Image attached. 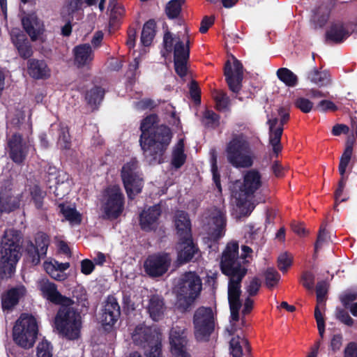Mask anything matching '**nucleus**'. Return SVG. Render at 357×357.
Returning <instances> with one entry per match:
<instances>
[{
	"label": "nucleus",
	"instance_id": "obj_1",
	"mask_svg": "<svg viewBox=\"0 0 357 357\" xmlns=\"http://www.w3.org/2000/svg\"><path fill=\"white\" fill-rule=\"evenodd\" d=\"M238 243L231 242L227 245L222 254L220 268L222 272L229 277L228 286V301L233 321L239 319V310L242 307L240 300L241 280L245 273V269L238 261Z\"/></svg>",
	"mask_w": 357,
	"mask_h": 357
},
{
	"label": "nucleus",
	"instance_id": "obj_2",
	"mask_svg": "<svg viewBox=\"0 0 357 357\" xmlns=\"http://www.w3.org/2000/svg\"><path fill=\"white\" fill-rule=\"evenodd\" d=\"M158 116L151 114L142 122L139 144L144 155L150 163L162 162L163 154L171 140V132L168 127L156 126Z\"/></svg>",
	"mask_w": 357,
	"mask_h": 357
},
{
	"label": "nucleus",
	"instance_id": "obj_3",
	"mask_svg": "<svg viewBox=\"0 0 357 357\" xmlns=\"http://www.w3.org/2000/svg\"><path fill=\"white\" fill-rule=\"evenodd\" d=\"M22 242L20 231L13 229L5 231L0 247V275L2 278L10 277L14 273L21 256Z\"/></svg>",
	"mask_w": 357,
	"mask_h": 357
},
{
	"label": "nucleus",
	"instance_id": "obj_4",
	"mask_svg": "<svg viewBox=\"0 0 357 357\" xmlns=\"http://www.w3.org/2000/svg\"><path fill=\"white\" fill-rule=\"evenodd\" d=\"M56 329L69 340L79 337L81 316L71 305L61 306L55 317Z\"/></svg>",
	"mask_w": 357,
	"mask_h": 357
},
{
	"label": "nucleus",
	"instance_id": "obj_5",
	"mask_svg": "<svg viewBox=\"0 0 357 357\" xmlns=\"http://www.w3.org/2000/svg\"><path fill=\"white\" fill-rule=\"evenodd\" d=\"M132 339L136 344L146 349V357H162L160 335L155 330L139 324L132 332Z\"/></svg>",
	"mask_w": 357,
	"mask_h": 357
},
{
	"label": "nucleus",
	"instance_id": "obj_6",
	"mask_svg": "<svg viewBox=\"0 0 357 357\" xmlns=\"http://www.w3.org/2000/svg\"><path fill=\"white\" fill-rule=\"evenodd\" d=\"M38 335V326L35 318L23 314L16 321L13 330V340L20 347H32Z\"/></svg>",
	"mask_w": 357,
	"mask_h": 357
},
{
	"label": "nucleus",
	"instance_id": "obj_7",
	"mask_svg": "<svg viewBox=\"0 0 357 357\" xmlns=\"http://www.w3.org/2000/svg\"><path fill=\"white\" fill-rule=\"evenodd\" d=\"M195 336L198 341H208L214 331L215 322L211 307H199L194 314Z\"/></svg>",
	"mask_w": 357,
	"mask_h": 357
},
{
	"label": "nucleus",
	"instance_id": "obj_8",
	"mask_svg": "<svg viewBox=\"0 0 357 357\" xmlns=\"http://www.w3.org/2000/svg\"><path fill=\"white\" fill-rule=\"evenodd\" d=\"M263 185L262 176L257 169L247 170V217L257 205L265 202L264 197L258 192Z\"/></svg>",
	"mask_w": 357,
	"mask_h": 357
},
{
	"label": "nucleus",
	"instance_id": "obj_9",
	"mask_svg": "<svg viewBox=\"0 0 357 357\" xmlns=\"http://www.w3.org/2000/svg\"><path fill=\"white\" fill-rule=\"evenodd\" d=\"M123 183L130 199L139 193L142 188L143 179L139 174L138 161L131 159L126 163L121 169Z\"/></svg>",
	"mask_w": 357,
	"mask_h": 357
},
{
	"label": "nucleus",
	"instance_id": "obj_10",
	"mask_svg": "<svg viewBox=\"0 0 357 357\" xmlns=\"http://www.w3.org/2000/svg\"><path fill=\"white\" fill-rule=\"evenodd\" d=\"M202 280L194 272H186L181 275L177 284V294L188 303H190L199 295Z\"/></svg>",
	"mask_w": 357,
	"mask_h": 357
},
{
	"label": "nucleus",
	"instance_id": "obj_11",
	"mask_svg": "<svg viewBox=\"0 0 357 357\" xmlns=\"http://www.w3.org/2000/svg\"><path fill=\"white\" fill-rule=\"evenodd\" d=\"M103 218L116 219L123 210V197L119 185H112L105 190V202L102 204Z\"/></svg>",
	"mask_w": 357,
	"mask_h": 357
},
{
	"label": "nucleus",
	"instance_id": "obj_12",
	"mask_svg": "<svg viewBox=\"0 0 357 357\" xmlns=\"http://www.w3.org/2000/svg\"><path fill=\"white\" fill-rule=\"evenodd\" d=\"M224 75L229 89L234 93H238L243 87V66L234 56L227 60L224 68Z\"/></svg>",
	"mask_w": 357,
	"mask_h": 357
},
{
	"label": "nucleus",
	"instance_id": "obj_13",
	"mask_svg": "<svg viewBox=\"0 0 357 357\" xmlns=\"http://www.w3.org/2000/svg\"><path fill=\"white\" fill-rule=\"evenodd\" d=\"M228 161L234 167H245V139L243 134H234L226 148Z\"/></svg>",
	"mask_w": 357,
	"mask_h": 357
},
{
	"label": "nucleus",
	"instance_id": "obj_14",
	"mask_svg": "<svg viewBox=\"0 0 357 357\" xmlns=\"http://www.w3.org/2000/svg\"><path fill=\"white\" fill-rule=\"evenodd\" d=\"M188 332L185 326H174L169 332V342L172 353L177 357H190L187 352Z\"/></svg>",
	"mask_w": 357,
	"mask_h": 357
},
{
	"label": "nucleus",
	"instance_id": "obj_15",
	"mask_svg": "<svg viewBox=\"0 0 357 357\" xmlns=\"http://www.w3.org/2000/svg\"><path fill=\"white\" fill-rule=\"evenodd\" d=\"M172 259L167 253L154 254L148 257L144 264L145 272L153 278L164 275L168 270Z\"/></svg>",
	"mask_w": 357,
	"mask_h": 357
},
{
	"label": "nucleus",
	"instance_id": "obj_16",
	"mask_svg": "<svg viewBox=\"0 0 357 357\" xmlns=\"http://www.w3.org/2000/svg\"><path fill=\"white\" fill-rule=\"evenodd\" d=\"M205 219L208 225V233L214 241L223 236L226 220L223 213L217 208L208 209L205 213Z\"/></svg>",
	"mask_w": 357,
	"mask_h": 357
},
{
	"label": "nucleus",
	"instance_id": "obj_17",
	"mask_svg": "<svg viewBox=\"0 0 357 357\" xmlns=\"http://www.w3.org/2000/svg\"><path fill=\"white\" fill-rule=\"evenodd\" d=\"M121 316V310L116 299L109 296L107 297L99 320L106 331H110L118 321Z\"/></svg>",
	"mask_w": 357,
	"mask_h": 357
},
{
	"label": "nucleus",
	"instance_id": "obj_18",
	"mask_svg": "<svg viewBox=\"0 0 357 357\" xmlns=\"http://www.w3.org/2000/svg\"><path fill=\"white\" fill-rule=\"evenodd\" d=\"M234 211L236 218L241 219L245 215V174H243L242 180H236L231 186Z\"/></svg>",
	"mask_w": 357,
	"mask_h": 357
},
{
	"label": "nucleus",
	"instance_id": "obj_19",
	"mask_svg": "<svg viewBox=\"0 0 357 357\" xmlns=\"http://www.w3.org/2000/svg\"><path fill=\"white\" fill-rule=\"evenodd\" d=\"M351 34L347 24L342 20L332 22L325 33V42L327 44H340Z\"/></svg>",
	"mask_w": 357,
	"mask_h": 357
},
{
	"label": "nucleus",
	"instance_id": "obj_20",
	"mask_svg": "<svg viewBox=\"0 0 357 357\" xmlns=\"http://www.w3.org/2000/svg\"><path fill=\"white\" fill-rule=\"evenodd\" d=\"M8 146L10 158L16 163H22L29 151L26 141L21 135L15 133L8 139Z\"/></svg>",
	"mask_w": 357,
	"mask_h": 357
},
{
	"label": "nucleus",
	"instance_id": "obj_21",
	"mask_svg": "<svg viewBox=\"0 0 357 357\" xmlns=\"http://www.w3.org/2000/svg\"><path fill=\"white\" fill-rule=\"evenodd\" d=\"M190 47H185L184 43L178 38L174 47V62L175 70L181 77L186 75Z\"/></svg>",
	"mask_w": 357,
	"mask_h": 357
},
{
	"label": "nucleus",
	"instance_id": "obj_22",
	"mask_svg": "<svg viewBox=\"0 0 357 357\" xmlns=\"http://www.w3.org/2000/svg\"><path fill=\"white\" fill-rule=\"evenodd\" d=\"M264 149V146L257 133L247 128V168L254 165Z\"/></svg>",
	"mask_w": 357,
	"mask_h": 357
},
{
	"label": "nucleus",
	"instance_id": "obj_23",
	"mask_svg": "<svg viewBox=\"0 0 357 357\" xmlns=\"http://www.w3.org/2000/svg\"><path fill=\"white\" fill-rule=\"evenodd\" d=\"M279 119L277 117L268 119L267 124L268 125V137L269 144L273 149V153L275 157H278L279 153L282 149L281 144V138L283 133L284 128L282 126H278Z\"/></svg>",
	"mask_w": 357,
	"mask_h": 357
},
{
	"label": "nucleus",
	"instance_id": "obj_24",
	"mask_svg": "<svg viewBox=\"0 0 357 357\" xmlns=\"http://www.w3.org/2000/svg\"><path fill=\"white\" fill-rule=\"evenodd\" d=\"M10 38L22 58L26 59L32 56V47L22 31L17 28L13 29L10 31Z\"/></svg>",
	"mask_w": 357,
	"mask_h": 357
},
{
	"label": "nucleus",
	"instance_id": "obj_25",
	"mask_svg": "<svg viewBox=\"0 0 357 357\" xmlns=\"http://www.w3.org/2000/svg\"><path fill=\"white\" fill-rule=\"evenodd\" d=\"M40 290L43 295L51 302L59 304L61 306L72 305L74 301L70 298L62 296L54 283L43 281L40 284Z\"/></svg>",
	"mask_w": 357,
	"mask_h": 357
},
{
	"label": "nucleus",
	"instance_id": "obj_26",
	"mask_svg": "<svg viewBox=\"0 0 357 357\" xmlns=\"http://www.w3.org/2000/svg\"><path fill=\"white\" fill-rule=\"evenodd\" d=\"M22 22L24 29L33 41H36L44 31L43 23L35 14L23 17Z\"/></svg>",
	"mask_w": 357,
	"mask_h": 357
},
{
	"label": "nucleus",
	"instance_id": "obj_27",
	"mask_svg": "<svg viewBox=\"0 0 357 357\" xmlns=\"http://www.w3.org/2000/svg\"><path fill=\"white\" fill-rule=\"evenodd\" d=\"M146 310L150 317L155 321L160 320L166 310L165 300L162 296L153 294L149 297Z\"/></svg>",
	"mask_w": 357,
	"mask_h": 357
},
{
	"label": "nucleus",
	"instance_id": "obj_28",
	"mask_svg": "<svg viewBox=\"0 0 357 357\" xmlns=\"http://www.w3.org/2000/svg\"><path fill=\"white\" fill-rule=\"evenodd\" d=\"M181 242L177 245L178 260L183 262L190 261L197 252L191 237L180 239Z\"/></svg>",
	"mask_w": 357,
	"mask_h": 357
},
{
	"label": "nucleus",
	"instance_id": "obj_29",
	"mask_svg": "<svg viewBox=\"0 0 357 357\" xmlns=\"http://www.w3.org/2000/svg\"><path fill=\"white\" fill-rule=\"evenodd\" d=\"M160 215V207L155 205L147 211H144L140 214V225L142 229L145 231H150L155 227V224Z\"/></svg>",
	"mask_w": 357,
	"mask_h": 357
},
{
	"label": "nucleus",
	"instance_id": "obj_30",
	"mask_svg": "<svg viewBox=\"0 0 357 357\" xmlns=\"http://www.w3.org/2000/svg\"><path fill=\"white\" fill-rule=\"evenodd\" d=\"M26 292V289L23 286L12 288L6 294L2 296V308L4 310H10L16 305L21 297Z\"/></svg>",
	"mask_w": 357,
	"mask_h": 357
},
{
	"label": "nucleus",
	"instance_id": "obj_31",
	"mask_svg": "<svg viewBox=\"0 0 357 357\" xmlns=\"http://www.w3.org/2000/svg\"><path fill=\"white\" fill-rule=\"evenodd\" d=\"M27 68L30 76L35 79H45L50 76V70L43 60L29 59Z\"/></svg>",
	"mask_w": 357,
	"mask_h": 357
},
{
	"label": "nucleus",
	"instance_id": "obj_32",
	"mask_svg": "<svg viewBox=\"0 0 357 357\" xmlns=\"http://www.w3.org/2000/svg\"><path fill=\"white\" fill-rule=\"evenodd\" d=\"M75 62L79 66L89 64L93 59V52L89 44L79 45L74 48Z\"/></svg>",
	"mask_w": 357,
	"mask_h": 357
},
{
	"label": "nucleus",
	"instance_id": "obj_33",
	"mask_svg": "<svg viewBox=\"0 0 357 357\" xmlns=\"http://www.w3.org/2000/svg\"><path fill=\"white\" fill-rule=\"evenodd\" d=\"M175 225L180 239L191 237L190 220L185 212H177L175 217Z\"/></svg>",
	"mask_w": 357,
	"mask_h": 357
},
{
	"label": "nucleus",
	"instance_id": "obj_34",
	"mask_svg": "<svg viewBox=\"0 0 357 357\" xmlns=\"http://www.w3.org/2000/svg\"><path fill=\"white\" fill-rule=\"evenodd\" d=\"M306 78L314 84L321 87L330 82V75L326 71H319L316 67L306 74Z\"/></svg>",
	"mask_w": 357,
	"mask_h": 357
},
{
	"label": "nucleus",
	"instance_id": "obj_35",
	"mask_svg": "<svg viewBox=\"0 0 357 357\" xmlns=\"http://www.w3.org/2000/svg\"><path fill=\"white\" fill-rule=\"evenodd\" d=\"M156 24L154 20L146 22L142 31L141 42L144 46H149L155 36V28Z\"/></svg>",
	"mask_w": 357,
	"mask_h": 357
},
{
	"label": "nucleus",
	"instance_id": "obj_36",
	"mask_svg": "<svg viewBox=\"0 0 357 357\" xmlns=\"http://www.w3.org/2000/svg\"><path fill=\"white\" fill-rule=\"evenodd\" d=\"M352 153H353V142L347 141L346 142L344 151L340 158L339 167H338L339 172H340L341 177H345L344 174L346 172L347 167L351 160Z\"/></svg>",
	"mask_w": 357,
	"mask_h": 357
},
{
	"label": "nucleus",
	"instance_id": "obj_37",
	"mask_svg": "<svg viewBox=\"0 0 357 357\" xmlns=\"http://www.w3.org/2000/svg\"><path fill=\"white\" fill-rule=\"evenodd\" d=\"M276 74L278 79L289 87H294L298 84L297 76L287 68H279Z\"/></svg>",
	"mask_w": 357,
	"mask_h": 357
},
{
	"label": "nucleus",
	"instance_id": "obj_38",
	"mask_svg": "<svg viewBox=\"0 0 357 357\" xmlns=\"http://www.w3.org/2000/svg\"><path fill=\"white\" fill-rule=\"evenodd\" d=\"M105 91L101 87L96 86L89 91L86 95V99L93 109L96 108L97 105L103 99Z\"/></svg>",
	"mask_w": 357,
	"mask_h": 357
},
{
	"label": "nucleus",
	"instance_id": "obj_39",
	"mask_svg": "<svg viewBox=\"0 0 357 357\" xmlns=\"http://www.w3.org/2000/svg\"><path fill=\"white\" fill-rule=\"evenodd\" d=\"M185 0H171L165 6V13L169 19H178L181 13V6Z\"/></svg>",
	"mask_w": 357,
	"mask_h": 357
},
{
	"label": "nucleus",
	"instance_id": "obj_40",
	"mask_svg": "<svg viewBox=\"0 0 357 357\" xmlns=\"http://www.w3.org/2000/svg\"><path fill=\"white\" fill-rule=\"evenodd\" d=\"M183 140L180 139L177 143L172 155V164L176 167H181L185 160V155L183 153Z\"/></svg>",
	"mask_w": 357,
	"mask_h": 357
},
{
	"label": "nucleus",
	"instance_id": "obj_41",
	"mask_svg": "<svg viewBox=\"0 0 357 357\" xmlns=\"http://www.w3.org/2000/svg\"><path fill=\"white\" fill-rule=\"evenodd\" d=\"M265 284L268 289H272L278 285L280 280V275L278 271L273 268H268L264 273Z\"/></svg>",
	"mask_w": 357,
	"mask_h": 357
},
{
	"label": "nucleus",
	"instance_id": "obj_42",
	"mask_svg": "<svg viewBox=\"0 0 357 357\" xmlns=\"http://www.w3.org/2000/svg\"><path fill=\"white\" fill-rule=\"evenodd\" d=\"M247 81H249L248 84L251 88L250 89V96H247V98H251L252 96H255L256 93L261 89L263 82L257 73L250 72H247Z\"/></svg>",
	"mask_w": 357,
	"mask_h": 357
},
{
	"label": "nucleus",
	"instance_id": "obj_43",
	"mask_svg": "<svg viewBox=\"0 0 357 357\" xmlns=\"http://www.w3.org/2000/svg\"><path fill=\"white\" fill-rule=\"evenodd\" d=\"M28 260H29L33 265H37L40 262V258L45 255L40 253V249L35 246L30 242L26 248Z\"/></svg>",
	"mask_w": 357,
	"mask_h": 357
},
{
	"label": "nucleus",
	"instance_id": "obj_44",
	"mask_svg": "<svg viewBox=\"0 0 357 357\" xmlns=\"http://www.w3.org/2000/svg\"><path fill=\"white\" fill-rule=\"evenodd\" d=\"M219 116L212 110H206L203 115V123L208 128H217L219 126Z\"/></svg>",
	"mask_w": 357,
	"mask_h": 357
},
{
	"label": "nucleus",
	"instance_id": "obj_45",
	"mask_svg": "<svg viewBox=\"0 0 357 357\" xmlns=\"http://www.w3.org/2000/svg\"><path fill=\"white\" fill-rule=\"evenodd\" d=\"M293 257L288 252H284L278 258V267L282 273H286L292 265Z\"/></svg>",
	"mask_w": 357,
	"mask_h": 357
},
{
	"label": "nucleus",
	"instance_id": "obj_46",
	"mask_svg": "<svg viewBox=\"0 0 357 357\" xmlns=\"http://www.w3.org/2000/svg\"><path fill=\"white\" fill-rule=\"evenodd\" d=\"M59 207L61 208V213L67 220L75 223H79L81 222L80 215L75 209L65 206L63 204H60Z\"/></svg>",
	"mask_w": 357,
	"mask_h": 357
},
{
	"label": "nucleus",
	"instance_id": "obj_47",
	"mask_svg": "<svg viewBox=\"0 0 357 357\" xmlns=\"http://www.w3.org/2000/svg\"><path fill=\"white\" fill-rule=\"evenodd\" d=\"M210 155L211 157V163H212V172L214 182L219 191H221V185H220V176L218 172V165H217V153L215 149H213L210 151Z\"/></svg>",
	"mask_w": 357,
	"mask_h": 357
},
{
	"label": "nucleus",
	"instance_id": "obj_48",
	"mask_svg": "<svg viewBox=\"0 0 357 357\" xmlns=\"http://www.w3.org/2000/svg\"><path fill=\"white\" fill-rule=\"evenodd\" d=\"M109 8L110 9L109 24L112 25L123 15L124 10L121 5L115 2L110 3Z\"/></svg>",
	"mask_w": 357,
	"mask_h": 357
},
{
	"label": "nucleus",
	"instance_id": "obj_49",
	"mask_svg": "<svg viewBox=\"0 0 357 357\" xmlns=\"http://www.w3.org/2000/svg\"><path fill=\"white\" fill-rule=\"evenodd\" d=\"M294 105L303 113H309L313 108V102L303 97L298 98L294 101Z\"/></svg>",
	"mask_w": 357,
	"mask_h": 357
},
{
	"label": "nucleus",
	"instance_id": "obj_50",
	"mask_svg": "<svg viewBox=\"0 0 357 357\" xmlns=\"http://www.w3.org/2000/svg\"><path fill=\"white\" fill-rule=\"evenodd\" d=\"M216 102L218 109H227L229 105L230 99L227 93L222 91H217V94L214 97Z\"/></svg>",
	"mask_w": 357,
	"mask_h": 357
},
{
	"label": "nucleus",
	"instance_id": "obj_51",
	"mask_svg": "<svg viewBox=\"0 0 357 357\" xmlns=\"http://www.w3.org/2000/svg\"><path fill=\"white\" fill-rule=\"evenodd\" d=\"M261 286V280L257 277L252 278L248 285H247V296L252 297L257 295Z\"/></svg>",
	"mask_w": 357,
	"mask_h": 357
},
{
	"label": "nucleus",
	"instance_id": "obj_52",
	"mask_svg": "<svg viewBox=\"0 0 357 357\" xmlns=\"http://www.w3.org/2000/svg\"><path fill=\"white\" fill-rule=\"evenodd\" d=\"M49 242L48 236L45 233H37L36 236V246L40 249V253L42 255H46Z\"/></svg>",
	"mask_w": 357,
	"mask_h": 357
},
{
	"label": "nucleus",
	"instance_id": "obj_53",
	"mask_svg": "<svg viewBox=\"0 0 357 357\" xmlns=\"http://www.w3.org/2000/svg\"><path fill=\"white\" fill-rule=\"evenodd\" d=\"M314 318L317 321V328L319 331V335L323 337L325 332V321L324 315L322 314L319 305H317L314 309Z\"/></svg>",
	"mask_w": 357,
	"mask_h": 357
},
{
	"label": "nucleus",
	"instance_id": "obj_54",
	"mask_svg": "<svg viewBox=\"0 0 357 357\" xmlns=\"http://www.w3.org/2000/svg\"><path fill=\"white\" fill-rule=\"evenodd\" d=\"M317 305L325 302V297L327 294V284L325 281L318 282L316 286Z\"/></svg>",
	"mask_w": 357,
	"mask_h": 357
},
{
	"label": "nucleus",
	"instance_id": "obj_55",
	"mask_svg": "<svg viewBox=\"0 0 357 357\" xmlns=\"http://www.w3.org/2000/svg\"><path fill=\"white\" fill-rule=\"evenodd\" d=\"M30 192L36 206L40 208L43 206V199L44 197V192L38 188V185H34L30 190Z\"/></svg>",
	"mask_w": 357,
	"mask_h": 357
},
{
	"label": "nucleus",
	"instance_id": "obj_56",
	"mask_svg": "<svg viewBox=\"0 0 357 357\" xmlns=\"http://www.w3.org/2000/svg\"><path fill=\"white\" fill-rule=\"evenodd\" d=\"M160 103V100H154L151 98H144L136 102V107L141 110L152 109L158 107Z\"/></svg>",
	"mask_w": 357,
	"mask_h": 357
},
{
	"label": "nucleus",
	"instance_id": "obj_57",
	"mask_svg": "<svg viewBox=\"0 0 357 357\" xmlns=\"http://www.w3.org/2000/svg\"><path fill=\"white\" fill-rule=\"evenodd\" d=\"M314 275L310 271H304L301 275V282L307 289H312L314 284Z\"/></svg>",
	"mask_w": 357,
	"mask_h": 357
},
{
	"label": "nucleus",
	"instance_id": "obj_58",
	"mask_svg": "<svg viewBox=\"0 0 357 357\" xmlns=\"http://www.w3.org/2000/svg\"><path fill=\"white\" fill-rule=\"evenodd\" d=\"M82 0H68L63 12H66L68 17L73 15L81 8Z\"/></svg>",
	"mask_w": 357,
	"mask_h": 357
},
{
	"label": "nucleus",
	"instance_id": "obj_59",
	"mask_svg": "<svg viewBox=\"0 0 357 357\" xmlns=\"http://www.w3.org/2000/svg\"><path fill=\"white\" fill-rule=\"evenodd\" d=\"M326 226L327 222H324L319 228L317 238L314 243V250L317 251L319 248H321L323 243L326 241L327 236L326 232Z\"/></svg>",
	"mask_w": 357,
	"mask_h": 357
},
{
	"label": "nucleus",
	"instance_id": "obj_60",
	"mask_svg": "<svg viewBox=\"0 0 357 357\" xmlns=\"http://www.w3.org/2000/svg\"><path fill=\"white\" fill-rule=\"evenodd\" d=\"M59 142L61 146L64 149H69L70 147V136L69 130L67 127L61 128V134L59 136Z\"/></svg>",
	"mask_w": 357,
	"mask_h": 357
},
{
	"label": "nucleus",
	"instance_id": "obj_61",
	"mask_svg": "<svg viewBox=\"0 0 357 357\" xmlns=\"http://www.w3.org/2000/svg\"><path fill=\"white\" fill-rule=\"evenodd\" d=\"M336 318L348 326H351L354 324V319L349 313L344 309L337 308Z\"/></svg>",
	"mask_w": 357,
	"mask_h": 357
},
{
	"label": "nucleus",
	"instance_id": "obj_62",
	"mask_svg": "<svg viewBox=\"0 0 357 357\" xmlns=\"http://www.w3.org/2000/svg\"><path fill=\"white\" fill-rule=\"evenodd\" d=\"M173 41L174 38L172 33L169 31H166L163 37V47L165 50V52L162 53V56L164 57H166L167 54H169L172 51Z\"/></svg>",
	"mask_w": 357,
	"mask_h": 357
},
{
	"label": "nucleus",
	"instance_id": "obj_63",
	"mask_svg": "<svg viewBox=\"0 0 357 357\" xmlns=\"http://www.w3.org/2000/svg\"><path fill=\"white\" fill-rule=\"evenodd\" d=\"M38 357H52L50 345L47 342H42L37 347Z\"/></svg>",
	"mask_w": 357,
	"mask_h": 357
},
{
	"label": "nucleus",
	"instance_id": "obj_64",
	"mask_svg": "<svg viewBox=\"0 0 357 357\" xmlns=\"http://www.w3.org/2000/svg\"><path fill=\"white\" fill-rule=\"evenodd\" d=\"M231 354L233 357H242L243 349L238 338H232L230 341Z\"/></svg>",
	"mask_w": 357,
	"mask_h": 357
}]
</instances>
